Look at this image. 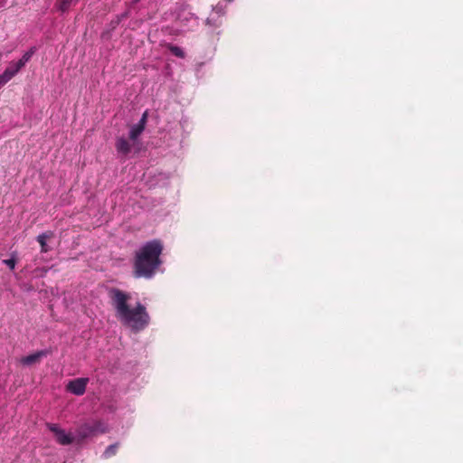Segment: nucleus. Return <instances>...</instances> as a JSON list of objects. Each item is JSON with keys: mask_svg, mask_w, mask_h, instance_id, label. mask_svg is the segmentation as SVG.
Masks as SVG:
<instances>
[{"mask_svg": "<svg viewBox=\"0 0 463 463\" xmlns=\"http://www.w3.org/2000/svg\"><path fill=\"white\" fill-rule=\"evenodd\" d=\"M109 431L106 422L100 420H95L84 422L78 426L75 430L77 442H81L86 439L104 434Z\"/></svg>", "mask_w": 463, "mask_h": 463, "instance_id": "7ed1b4c3", "label": "nucleus"}, {"mask_svg": "<svg viewBox=\"0 0 463 463\" xmlns=\"http://www.w3.org/2000/svg\"><path fill=\"white\" fill-rule=\"evenodd\" d=\"M167 49L171 52V53L178 58L184 59L185 57L184 52L178 46L168 44Z\"/></svg>", "mask_w": 463, "mask_h": 463, "instance_id": "4468645a", "label": "nucleus"}, {"mask_svg": "<svg viewBox=\"0 0 463 463\" xmlns=\"http://www.w3.org/2000/svg\"><path fill=\"white\" fill-rule=\"evenodd\" d=\"M115 146L117 152L123 156H127L131 151L132 147L130 143L123 137H119L117 138Z\"/></svg>", "mask_w": 463, "mask_h": 463, "instance_id": "1a4fd4ad", "label": "nucleus"}, {"mask_svg": "<svg viewBox=\"0 0 463 463\" xmlns=\"http://www.w3.org/2000/svg\"><path fill=\"white\" fill-rule=\"evenodd\" d=\"M147 116H148L147 111H145L137 125L141 126V128H143L145 129L146 121H147Z\"/></svg>", "mask_w": 463, "mask_h": 463, "instance_id": "dca6fc26", "label": "nucleus"}, {"mask_svg": "<svg viewBox=\"0 0 463 463\" xmlns=\"http://www.w3.org/2000/svg\"><path fill=\"white\" fill-rule=\"evenodd\" d=\"M119 448V443L116 442L114 444L109 445L103 452L102 458L108 459L113 456H115Z\"/></svg>", "mask_w": 463, "mask_h": 463, "instance_id": "9d476101", "label": "nucleus"}, {"mask_svg": "<svg viewBox=\"0 0 463 463\" xmlns=\"http://www.w3.org/2000/svg\"><path fill=\"white\" fill-rule=\"evenodd\" d=\"M3 262L10 269H14L16 264V258L14 254L12 255V258L4 260Z\"/></svg>", "mask_w": 463, "mask_h": 463, "instance_id": "2eb2a0df", "label": "nucleus"}, {"mask_svg": "<svg viewBox=\"0 0 463 463\" xmlns=\"http://www.w3.org/2000/svg\"><path fill=\"white\" fill-rule=\"evenodd\" d=\"M48 428L61 445H70L76 439V437L74 438L71 434L66 433L65 430L59 428L56 424H48Z\"/></svg>", "mask_w": 463, "mask_h": 463, "instance_id": "20e7f679", "label": "nucleus"}, {"mask_svg": "<svg viewBox=\"0 0 463 463\" xmlns=\"http://www.w3.org/2000/svg\"><path fill=\"white\" fill-rule=\"evenodd\" d=\"M75 2V0H57L55 6L61 13H65L69 10L70 6Z\"/></svg>", "mask_w": 463, "mask_h": 463, "instance_id": "9b49d317", "label": "nucleus"}, {"mask_svg": "<svg viewBox=\"0 0 463 463\" xmlns=\"http://www.w3.org/2000/svg\"><path fill=\"white\" fill-rule=\"evenodd\" d=\"M22 69L17 61H11L5 71L0 75V88L11 80Z\"/></svg>", "mask_w": 463, "mask_h": 463, "instance_id": "39448f33", "label": "nucleus"}, {"mask_svg": "<svg viewBox=\"0 0 463 463\" xmlns=\"http://www.w3.org/2000/svg\"><path fill=\"white\" fill-rule=\"evenodd\" d=\"M144 131V128H141V126L134 125L129 132V138L133 141H135Z\"/></svg>", "mask_w": 463, "mask_h": 463, "instance_id": "ddd939ff", "label": "nucleus"}, {"mask_svg": "<svg viewBox=\"0 0 463 463\" xmlns=\"http://www.w3.org/2000/svg\"><path fill=\"white\" fill-rule=\"evenodd\" d=\"M163 249V244L159 240L147 241L140 247L134 256L133 276L151 279L162 264L160 256Z\"/></svg>", "mask_w": 463, "mask_h": 463, "instance_id": "f03ea898", "label": "nucleus"}, {"mask_svg": "<svg viewBox=\"0 0 463 463\" xmlns=\"http://www.w3.org/2000/svg\"><path fill=\"white\" fill-rule=\"evenodd\" d=\"M109 297L116 317L123 326L129 327L134 333L140 332L148 326L150 317L146 307L138 302L131 308L128 304L131 297L128 293L112 288L109 290Z\"/></svg>", "mask_w": 463, "mask_h": 463, "instance_id": "f257e3e1", "label": "nucleus"}, {"mask_svg": "<svg viewBox=\"0 0 463 463\" xmlns=\"http://www.w3.org/2000/svg\"><path fill=\"white\" fill-rule=\"evenodd\" d=\"M48 354H49L48 350L37 351L34 354L22 357L20 362L22 364L28 365V366L35 364H39L41 362V359L43 357L47 356Z\"/></svg>", "mask_w": 463, "mask_h": 463, "instance_id": "0eeeda50", "label": "nucleus"}, {"mask_svg": "<svg viewBox=\"0 0 463 463\" xmlns=\"http://www.w3.org/2000/svg\"><path fill=\"white\" fill-rule=\"evenodd\" d=\"M88 381L87 378L74 379L68 383L67 390L75 395H82L86 391Z\"/></svg>", "mask_w": 463, "mask_h": 463, "instance_id": "423d86ee", "label": "nucleus"}, {"mask_svg": "<svg viewBox=\"0 0 463 463\" xmlns=\"http://www.w3.org/2000/svg\"><path fill=\"white\" fill-rule=\"evenodd\" d=\"M35 47H32L28 52H26L23 57L17 61L18 64L23 68L24 65L30 61L32 56L35 52Z\"/></svg>", "mask_w": 463, "mask_h": 463, "instance_id": "f8f14e48", "label": "nucleus"}, {"mask_svg": "<svg viewBox=\"0 0 463 463\" xmlns=\"http://www.w3.org/2000/svg\"><path fill=\"white\" fill-rule=\"evenodd\" d=\"M54 236L53 232L51 231H47L39 234L36 238L37 241L41 246L42 252H48L51 250V248L47 245V241L52 239Z\"/></svg>", "mask_w": 463, "mask_h": 463, "instance_id": "6e6552de", "label": "nucleus"}]
</instances>
